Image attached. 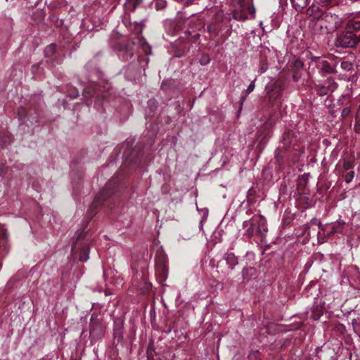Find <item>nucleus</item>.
Returning <instances> with one entry per match:
<instances>
[{
  "mask_svg": "<svg viewBox=\"0 0 360 360\" xmlns=\"http://www.w3.org/2000/svg\"><path fill=\"white\" fill-rule=\"evenodd\" d=\"M186 33H187L188 34H191V31H186Z\"/></svg>",
  "mask_w": 360,
  "mask_h": 360,
  "instance_id": "obj_35",
  "label": "nucleus"
},
{
  "mask_svg": "<svg viewBox=\"0 0 360 360\" xmlns=\"http://www.w3.org/2000/svg\"><path fill=\"white\" fill-rule=\"evenodd\" d=\"M341 68L345 71H352L353 70V64L350 61H342L340 64Z\"/></svg>",
  "mask_w": 360,
  "mask_h": 360,
  "instance_id": "obj_16",
  "label": "nucleus"
},
{
  "mask_svg": "<svg viewBox=\"0 0 360 360\" xmlns=\"http://www.w3.org/2000/svg\"><path fill=\"white\" fill-rule=\"evenodd\" d=\"M354 177V172L350 171L345 175V181L347 184L350 183Z\"/></svg>",
  "mask_w": 360,
  "mask_h": 360,
  "instance_id": "obj_21",
  "label": "nucleus"
},
{
  "mask_svg": "<svg viewBox=\"0 0 360 360\" xmlns=\"http://www.w3.org/2000/svg\"><path fill=\"white\" fill-rule=\"evenodd\" d=\"M311 27L316 33L326 34V23L321 12L314 15L311 22Z\"/></svg>",
  "mask_w": 360,
  "mask_h": 360,
  "instance_id": "obj_8",
  "label": "nucleus"
},
{
  "mask_svg": "<svg viewBox=\"0 0 360 360\" xmlns=\"http://www.w3.org/2000/svg\"><path fill=\"white\" fill-rule=\"evenodd\" d=\"M98 197L96 198L95 202L94 203L98 204Z\"/></svg>",
  "mask_w": 360,
  "mask_h": 360,
  "instance_id": "obj_34",
  "label": "nucleus"
},
{
  "mask_svg": "<svg viewBox=\"0 0 360 360\" xmlns=\"http://www.w3.org/2000/svg\"><path fill=\"white\" fill-rule=\"evenodd\" d=\"M56 49V46L53 44H50L48 46L44 51L45 56L46 57H50L52 56V54L54 53Z\"/></svg>",
  "mask_w": 360,
  "mask_h": 360,
  "instance_id": "obj_17",
  "label": "nucleus"
},
{
  "mask_svg": "<svg viewBox=\"0 0 360 360\" xmlns=\"http://www.w3.org/2000/svg\"><path fill=\"white\" fill-rule=\"evenodd\" d=\"M345 224V222L342 221H337L335 224L333 225L332 226V233H337L339 231V229L342 228V226H344Z\"/></svg>",
  "mask_w": 360,
  "mask_h": 360,
  "instance_id": "obj_18",
  "label": "nucleus"
},
{
  "mask_svg": "<svg viewBox=\"0 0 360 360\" xmlns=\"http://www.w3.org/2000/svg\"><path fill=\"white\" fill-rule=\"evenodd\" d=\"M359 18H360V14H359Z\"/></svg>",
  "mask_w": 360,
  "mask_h": 360,
  "instance_id": "obj_37",
  "label": "nucleus"
},
{
  "mask_svg": "<svg viewBox=\"0 0 360 360\" xmlns=\"http://www.w3.org/2000/svg\"><path fill=\"white\" fill-rule=\"evenodd\" d=\"M350 113V109L349 108H345L342 111V115L343 117H347Z\"/></svg>",
  "mask_w": 360,
  "mask_h": 360,
  "instance_id": "obj_30",
  "label": "nucleus"
},
{
  "mask_svg": "<svg viewBox=\"0 0 360 360\" xmlns=\"http://www.w3.org/2000/svg\"><path fill=\"white\" fill-rule=\"evenodd\" d=\"M316 10H319V7L317 6H312L311 8H309L308 10H307V14L309 15H312V13L314 11H316Z\"/></svg>",
  "mask_w": 360,
  "mask_h": 360,
  "instance_id": "obj_27",
  "label": "nucleus"
},
{
  "mask_svg": "<svg viewBox=\"0 0 360 360\" xmlns=\"http://www.w3.org/2000/svg\"><path fill=\"white\" fill-rule=\"evenodd\" d=\"M199 37H200V34L195 32L193 35H191V38H189V40H191L192 41H195L199 39Z\"/></svg>",
  "mask_w": 360,
  "mask_h": 360,
  "instance_id": "obj_28",
  "label": "nucleus"
},
{
  "mask_svg": "<svg viewBox=\"0 0 360 360\" xmlns=\"http://www.w3.org/2000/svg\"><path fill=\"white\" fill-rule=\"evenodd\" d=\"M342 166L345 170H349L353 167V163L350 160H343Z\"/></svg>",
  "mask_w": 360,
  "mask_h": 360,
  "instance_id": "obj_22",
  "label": "nucleus"
},
{
  "mask_svg": "<svg viewBox=\"0 0 360 360\" xmlns=\"http://www.w3.org/2000/svg\"><path fill=\"white\" fill-rule=\"evenodd\" d=\"M210 57L207 55H203L200 58V63L202 65H205L210 63Z\"/></svg>",
  "mask_w": 360,
  "mask_h": 360,
  "instance_id": "obj_24",
  "label": "nucleus"
},
{
  "mask_svg": "<svg viewBox=\"0 0 360 360\" xmlns=\"http://www.w3.org/2000/svg\"><path fill=\"white\" fill-rule=\"evenodd\" d=\"M355 130L356 132H360V105L356 115Z\"/></svg>",
  "mask_w": 360,
  "mask_h": 360,
  "instance_id": "obj_20",
  "label": "nucleus"
},
{
  "mask_svg": "<svg viewBox=\"0 0 360 360\" xmlns=\"http://www.w3.org/2000/svg\"><path fill=\"white\" fill-rule=\"evenodd\" d=\"M360 37L347 30L340 33L336 38L335 45L342 48H354L359 42Z\"/></svg>",
  "mask_w": 360,
  "mask_h": 360,
  "instance_id": "obj_3",
  "label": "nucleus"
},
{
  "mask_svg": "<svg viewBox=\"0 0 360 360\" xmlns=\"http://www.w3.org/2000/svg\"><path fill=\"white\" fill-rule=\"evenodd\" d=\"M255 82L252 81L248 86L246 91H245V93L246 94H250L252 91H253V90L255 89Z\"/></svg>",
  "mask_w": 360,
  "mask_h": 360,
  "instance_id": "obj_25",
  "label": "nucleus"
},
{
  "mask_svg": "<svg viewBox=\"0 0 360 360\" xmlns=\"http://www.w3.org/2000/svg\"><path fill=\"white\" fill-rule=\"evenodd\" d=\"M266 69H267L266 67L262 68L261 70H260V73L261 74L264 73L266 70Z\"/></svg>",
  "mask_w": 360,
  "mask_h": 360,
  "instance_id": "obj_32",
  "label": "nucleus"
},
{
  "mask_svg": "<svg viewBox=\"0 0 360 360\" xmlns=\"http://www.w3.org/2000/svg\"><path fill=\"white\" fill-rule=\"evenodd\" d=\"M133 56V53L131 50H127L124 55H123V60H127L129 58H131Z\"/></svg>",
  "mask_w": 360,
  "mask_h": 360,
  "instance_id": "obj_26",
  "label": "nucleus"
},
{
  "mask_svg": "<svg viewBox=\"0 0 360 360\" xmlns=\"http://www.w3.org/2000/svg\"><path fill=\"white\" fill-rule=\"evenodd\" d=\"M90 336L93 340H98L103 337L105 324L96 317L91 316L90 320Z\"/></svg>",
  "mask_w": 360,
  "mask_h": 360,
  "instance_id": "obj_5",
  "label": "nucleus"
},
{
  "mask_svg": "<svg viewBox=\"0 0 360 360\" xmlns=\"http://www.w3.org/2000/svg\"><path fill=\"white\" fill-rule=\"evenodd\" d=\"M314 1L322 6H326L330 2V0H314Z\"/></svg>",
  "mask_w": 360,
  "mask_h": 360,
  "instance_id": "obj_29",
  "label": "nucleus"
},
{
  "mask_svg": "<svg viewBox=\"0 0 360 360\" xmlns=\"http://www.w3.org/2000/svg\"><path fill=\"white\" fill-rule=\"evenodd\" d=\"M334 82L333 80L331 79H328L326 82V84H323L322 86H321V90L319 92V94L321 96H323V95H325V94H327L328 91H333V89L332 87H330V86L331 84H333Z\"/></svg>",
  "mask_w": 360,
  "mask_h": 360,
  "instance_id": "obj_13",
  "label": "nucleus"
},
{
  "mask_svg": "<svg viewBox=\"0 0 360 360\" xmlns=\"http://www.w3.org/2000/svg\"><path fill=\"white\" fill-rule=\"evenodd\" d=\"M168 268L166 264V259L164 256L160 257L155 259V274L160 282L165 281L167 278Z\"/></svg>",
  "mask_w": 360,
  "mask_h": 360,
  "instance_id": "obj_6",
  "label": "nucleus"
},
{
  "mask_svg": "<svg viewBox=\"0 0 360 360\" xmlns=\"http://www.w3.org/2000/svg\"><path fill=\"white\" fill-rule=\"evenodd\" d=\"M346 30L350 32L360 30V18L359 16L354 20H349L346 25Z\"/></svg>",
  "mask_w": 360,
  "mask_h": 360,
  "instance_id": "obj_10",
  "label": "nucleus"
},
{
  "mask_svg": "<svg viewBox=\"0 0 360 360\" xmlns=\"http://www.w3.org/2000/svg\"><path fill=\"white\" fill-rule=\"evenodd\" d=\"M311 317H312L314 320H317V319H319L320 315H319V314L316 315V314H313L311 315Z\"/></svg>",
  "mask_w": 360,
  "mask_h": 360,
  "instance_id": "obj_31",
  "label": "nucleus"
},
{
  "mask_svg": "<svg viewBox=\"0 0 360 360\" xmlns=\"http://www.w3.org/2000/svg\"><path fill=\"white\" fill-rule=\"evenodd\" d=\"M290 1L297 11H301L307 6V0H290Z\"/></svg>",
  "mask_w": 360,
  "mask_h": 360,
  "instance_id": "obj_12",
  "label": "nucleus"
},
{
  "mask_svg": "<svg viewBox=\"0 0 360 360\" xmlns=\"http://www.w3.org/2000/svg\"><path fill=\"white\" fill-rule=\"evenodd\" d=\"M1 234L2 235V242H0V245L2 246L4 249L6 250V239L8 238V233L6 230L2 229L1 231Z\"/></svg>",
  "mask_w": 360,
  "mask_h": 360,
  "instance_id": "obj_19",
  "label": "nucleus"
},
{
  "mask_svg": "<svg viewBox=\"0 0 360 360\" xmlns=\"http://www.w3.org/2000/svg\"><path fill=\"white\" fill-rule=\"evenodd\" d=\"M269 133H270V131H266V135H268V136H269Z\"/></svg>",
  "mask_w": 360,
  "mask_h": 360,
  "instance_id": "obj_36",
  "label": "nucleus"
},
{
  "mask_svg": "<svg viewBox=\"0 0 360 360\" xmlns=\"http://www.w3.org/2000/svg\"><path fill=\"white\" fill-rule=\"evenodd\" d=\"M317 68L323 75L331 74L334 72L333 68L330 66V63L326 60H319L317 63Z\"/></svg>",
  "mask_w": 360,
  "mask_h": 360,
  "instance_id": "obj_9",
  "label": "nucleus"
},
{
  "mask_svg": "<svg viewBox=\"0 0 360 360\" xmlns=\"http://www.w3.org/2000/svg\"><path fill=\"white\" fill-rule=\"evenodd\" d=\"M233 16L236 20H245L255 13V8L245 0H234Z\"/></svg>",
  "mask_w": 360,
  "mask_h": 360,
  "instance_id": "obj_2",
  "label": "nucleus"
},
{
  "mask_svg": "<svg viewBox=\"0 0 360 360\" xmlns=\"http://www.w3.org/2000/svg\"><path fill=\"white\" fill-rule=\"evenodd\" d=\"M224 259L229 268L231 270L238 264L237 257L233 253H227L224 257Z\"/></svg>",
  "mask_w": 360,
  "mask_h": 360,
  "instance_id": "obj_11",
  "label": "nucleus"
},
{
  "mask_svg": "<svg viewBox=\"0 0 360 360\" xmlns=\"http://www.w3.org/2000/svg\"><path fill=\"white\" fill-rule=\"evenodd\" d=\"M207 32L211 34L213 37H217L219 34V32L217 30V27L214 24H209L207 26Z\"/></svg>",
  "mask_w": 360,
  "mask_h": 360,
  "instance_id": "obj_15",
  "label": "nucleus"
},
{
  "mask_svg": "<svg viewBox=\"0 0 360 360\" xmlns=\"http://www.w3.org/2000/svg\"><path fill=\"white\" fill-rule=\"evenodd\" d=\"M321 15L324 18L326 23V34L333 33L342 25V20L338 15L332 13H323Z\"/></svg>",
  "mask_w": 360,
  "mask_h": 360,
  "instance_id": "obj_4",
  "label": "nucleus"
},
{
  "mask_svg": "<svg viewBox=\"0 0 360 360\" xmlns=\"http://www.w3.org/2000/svg\"><path fill=\"white\" fill-rule=\"evenodd\" d=\"M243 227L247 228L245 235L248 237L257 235L265 237L268 231L266 219L262 215H255L249 221H245Z\"/></svg>",
  "mask_w": 360,
  "mask_h": 360,
  "instance_id": "obj_1",
  "label": "nucleus"
},
{
  "mask_svg": "<svg viewBox=\"0 0 360 360\" xmlns=\"http://www.w3.org/2000/svg\"><path fill=\"white\" fill-rule=\"evenodd\" d=\"M89 248L88 245L84 246L79 254V261L86 262L89 259Z\"/></svg>",
  "mask_w": 360,
  "mask_h": 360,
  "instance_id": "obj_14",
  "label": "nucleus"
},
{
  "mask_svg": "<svg viewBox=\"0 0 360 360\" xmlns=\"http://www.w3.org/2000/svg\"><path fill=\"white\" fill-rule=\"evenodd\" d=\"M87 93H89V91H88L87 89H85V90L84 91V96H86V94Z\"/></svg>",
  "mask_w": 360,
  "mask_h": 360,
  "instance_id": "obj_33",
  "label": "nucleus"
},
{
  "mask_svg": "<svg viewBox=\"0 0 360 360\" xmlns=\"http://www.w3.org/2000/svg\"><path fill=\"white\" fill-rule=\"evenodd\" d=\"M266 91L269 100L275 101L281 96L282 88L276 82H272L266 85Z\"/></svg>",
  "mask_w": 360,
  "mask_h": 360,
  "instance_id": "obj_7",
  "label": "nucleus"
},
{
  "mask_svg": "<svg viewBox=\"0 0 360 360\" xmlns=\"http://www.w3.org/2000/svg\"><path fill=\"white\" fill-rule=\"evenodd\" d=\"M309 224L310 225H316L318 226L322 231L324 230V227H323V225H322V224L321 223L320 221H319L318 219L314 218L312 219L310 222H309Z\"/></svg>",
  "mask_w": 360,
  "mask_h": 360,
  "instance_id": "obj_23",
  "label": "nucleus"
}]
</instances>
